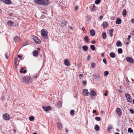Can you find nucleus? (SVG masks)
<instances>
[{
  "label": "nucleus",
  "mask_w": 134,
  "mask_h": 134,
  "mask_svg": "<svg viewBox=\"0 0 134 134\" xmlns=\"http://www.w3.org/2000/svg\"><path fill=\"white\" fill-rule=\"evenodd\" d=\"M34 3L35 4L47 6L49 3L48 0H34Z\"/></svg>",
  "instance_id": "f257e3e1"
},
{
  "label": "nucleus",
  "mask_w": 134,
  "mask_h": 134,
  "mask_svg": "<svg viewBox=\"0 0 134 134\" xmlns=\"http://www.w3.org/2000/svg\"><path fill=\"white\" fill-rule=\"evenodd\" d=\"M41 35L44 38L47 39L48 38V32L47 30L44 29H42L41 31Z\"/></svg>",
  "instance_id": "f03ea898"
},
{
  "label": "nucleus",
  "mask_w": 134,
  "mask_h": 134,
  "mask_svg": "<svg viewBox=\"0 0 134 134\" xmlns=\"http://www.w3.org/2000/svg\"><path fill=\"white\" fill-rule=\"evenodd\" d=\"M23 82L24 83H28L31 81V77L28 76H26L23 78Z\"/></svg>",
  "instance_id": "7ed1b4c3"
},
{
  "label": "nucleus",
  "mask_w": 134,
  "mask_h": 134,
  "mask_svg": "<svg viewBox=\"0 0 134 134\" xmlns=\"http://www.w3.org/2000/svg\"><path fill=\"white\" fill-rule=\"evenodd\" d=\"M32 37L34 41L37 44H39L41 43L40 40L37 37L35 36H33Z\"/></svg>",
  "instance_id": "20e7f679"
},
{
  "label": "nucleus",
  "mask_w": 134,
  "mask_h": 134,
  "mask_svg": "<svg viewBox=\"0 0 134 134\" xmlns=\"http://www.w3.org/2000/svg\"><path fill=\"white\" fill-rule=\"evenodd\" d=\"M68 21H66L62 20L59 24V25L61 27H64L66 25Z\"/></svg>",
  "instance_id": "39448f33"
},
{
  "label": "nucleus",
  "mask_w": 134,
  "mask_h": 134,
  "mask_svg": "<svg viewBox=\"0 0 134 134\" xmlns=\"http://www.w3.org/2000/svg\"><path fill=\"white\" fill-rule=\"evenodd\" d=\"M3 119L5 120H9L10 119V116L7 113H5L3 115Z\"/></svg>",
  "instance_id": "423d86ee"
},
{
  "label": "nucleus",
  "mask_w": 134,
  "mask_h": 134,
  "mask_svg": "<svg viewBox=\"0 0 134 134\" xmlns=\"http://www.w3.org/2000/svg\"><path fill=\"white\" fill-rule=\"evenodd\" d=\"M125 96L128 101L129 102H131L132 101V99L130 95L128 93H126L125 94Z\"/></svg>",
  "instance_id": "0eeeda50"
},
{
  "label": "nucleus",
  "mask_w": 134,
  "mask_h": 134,
  "mask_svg": "<svg viewBox=\"0 0 134 134\" xmlns=\"http://www.w3.org/2000/svg\"><path fill=\"white\" fill-rule=\"evenodd\" d=\"M126 60L128 62L130 63H134V60L131 57H127L126 58Z\"/></svg>",
  "instance_id": "6e6552de"
},
{
  "label": "nucleus",
  "mask_w": 134,
  "mask_h": 134,
  "mask_svg": "<svg viewBox=\"0 0 134 134\" xmlns=\"http://www.w3.org/2000/svg\"><path fill=\"white\" fill-rule=\"evenodd\" d=\"M42 108L44 110L46 111L50 110L51 109V107L49 106H48L47 107L43 106Z\"/></svg>",
  "instance_id": "1a4fd4ad"
},
{
  "label": "nucleus",
  "mask_w": 134,
  "mask_h": 134,
  "mask_svg": "<svg viewBox=\"0 0 134 134\" xmlns=\"http://www.w3.org/2000/svg\"><path fill=\"white\" fill-rule=\"evenodd\" d=\"M83 94L85 96H88L90 94L89 92L88 91L87 89H85L83 90Z\"/></svg>",
  "instance_id": "9d476101"
},
{
  "label": "nucleus",
  "mask_w": 134,
  "mask_h": 134,
  "mask_svg": "<svg viewBox=\"0 0 134 134\" xmlns=\"http://www.w3.org/2000/svg\"><path fill=\"white\" fill-rule=\"evenodd\" d=\"M64 63L66 66H70V62L69 61L66 59H65L64 60Z\"/></svg>",
  "instance_id": "9b49d317"
},
{
  "label": "nucleus",
  "mask_w": 134,
  "mask_h": 134,
  "mask_svg": "<svg viewBox=\"0 0 134 134\" xmlns=\"http://www.w3.org/2000/svg\"><path fill=\"white\" fill-rule=\"evenodd\" d=\"M116 112L117 114L119 115H121L122 114V111L121 109L119 108H117Z\"/></svg>",
  "instance_id": "f8f14e48"
},
{
  "label": "nucleus",
  "mask_w": 134,
  "mask_h": 134,
  "mask_svg": "<svg viewBox=\"0 0 134 134\" xmlns=\"http://www.w3.org/2000/svg\"><path fill=\"white\" fill-rule=\"evenodd\" d=\"M14 40L15 42H18L20 41V39L19 37L16 36L14 37Z\"/></svg>",
  "instance_id": "ddd939ff"
},
{
  "label": "nucleus",
  "mask_w": 134,
  "mask_h": 134,
  "mask_svg": "<svg viewBox=\"0 0 134 134\" xmlns=\"http://www.w3.org/2000/svg\"><path fill=\"white\" fill-rule=\"evenodd\" d=\"M57 126L58 128L60 130H62L63 128L62 125L60 122H59L58 123Z\"/></svg>",
  "instance_id": "4468645a"
},
{
  "label": "nucleus",
  "mask_w": 134,
  "mask_h": 134,
  "mask_svg": "<svg viewBox=\"0 0 134 134\" xmlns=\"http://www.w3.org/2000/svg\"><path fill=\"white\" fill-rule=\"evenodd\" d=\"M96 92L92 90L90 92V96L91 97H93L94 96L96 95Z\"/></svg>",
  "instance_id": "2eb2a0df"
},
{
  "label": "nucleus",
  "mask_w": 134,
  "mask_h": 134,
  "mask_svg": "<svg viewBox=\"0 0 134 134\" xmlns=\"http://www.w3.org/2000/svg\"><path fill=\"white\" fill-rule=\"evenodd\" d=\"M90 35L92 36H94L95 35V33L93 30H91L90 31Z\"/></svg>",
  "instance_id": "dca6fc26"
},
{
  "label": "nucleus",
  "mask_w": 134,
  "mask_h": 134,
  "mask_svg": "<svg viewBox=\"0 0 134 134\" xmlns=\"http://www.w3.org/2000/svg\"><path fill=\"white\" fill-rule=\"evenodd\" d=\"M116 44L117 46L118 47H121L122 46V43L119 41H118L116 42Z\"/></svg>",
  "instance_id": "f3484780"
},
{
  "label": "nucleus",
  "mask_w": 134,
  "mask_h": 134,
  "mask_svg": "<svg viewBox=\"0 0 134 134\" xmlns=\"http://www.w3.org/2000/svg\"><path fill=\"white\" fill-rule=\"evenodd\" d=\"M33 55L34 56H36L37 55L39 54V52L37 50H35L33 52Z\"/></svg>",
  "instance_id": "a211bd4d"
},
{
  "label": "nucleus",
  "mask_w": 134,
  "mask_h": 134,
  "mask_svg": "<svg viewBox=\"0 0 134 134\" xmlns=\"http://www.w3.org/2000/svg\"><path fill=\"white\" fill-rule=\"evenodd\" d=\"M13 23L11 20H9L7 22V24L10 26H12L13 25Z\"/></svg>",
  "instance_id": "6ab92c4d"
},
{
  "label": "nucleus",
  "mask_w": 134,
  "mask_h": 134,
  "mask_svg": "<svg viewBox=\"0 0 134 134\" xmlns=\"http://www.w3.org/2000/svg\"><path fill=\"white\" fill-rule=\"evenodd\" d=\"M114 30L113 29H111L109 30V35L111 37H112L113 35V32Z\"/></svg>",
  "instance_id": "aec40b11"
},
{
  "label": "nucleus",
  "mask_w": 134,
  "mask_h": 134,
  "mask_svg": "<svg viewBox=\"0 0 134 134\" xmlns=\"http://www.w3.org/2000/svg\"><path fill=\"white\" fill-rule=\"evenodd\" d=\"M4 2L5 4H10L12 3V2L10 0H5Z\"/></svg>",
  "instance_id": "412c9836"
},
{
  "label": "nucleus",
  "mask_w": 134,
  "mask_h": 134,
  "mask_svg": "<svg viewBox=\"0 0 134 134\" xmlns=\"http://www.w3.org/2000/svg\"><path fill=\"white\" fill-rule=\"evenodd\" d=\"M24 70V68H22L21 69H20V73H25L26 72L27 70Z\"/></svg>",
  "instance_id": "4be33fe9"
},
{
  "label": "nucleus",
  "mask_w": 134,
  "mask_h": 134,
  "mask_svg": "<svg viewBox=\"0 0 134 134\" xmlns=\"http://www.w3.org/2000/svg\"><path fill=\"white\" fill-rule=\"evenodd\" d=\"M57 105L58 107H61L62 106V103L61 102L59 101L57 103Z\"/></svg>",
  "instance_id": "5701e85b"
},
{
  "label": "nucleus",
  "mask_w": 134,
  "mask_h": 134,
  "mask_svg": "<svg viewBox=\"0 0 134 134\" xmlns=\"http://www.w3.org/2000/svg\"><path fill=\"white\" fill-rule=\"evenodd\" d=\"M102 37L103 39H105L107 38L105 32H103L102 33Z\"/></svg>",
  "instance_id": "b1692460"
},
{
  "label": "nucleus",
  "mask_w": 134,
  "mask_h": 134,
  "mask_svg": "<svg viewBox=\"0 0 134 134\" xmlns=\"http://www.w3.org/2000/svg\"><path fill=\"white\" fill-rule=\"evenodd\" d=\"M18 61V58L17 57H16L14 59V65L15 66V68H16L17 67V63Z\"/></svg>",
  "instance_id": "393cba45"
},
{
  "label": "nucleus",
  "mask_w": 134,
  "mask_h": 134,
  "mask_svg": "<svg viewBox=\"0 0 134 134\" xmlns=\"http://www.w3.org/2000/svg\"><path fill=\"white\" fill-rule=\"evenodd\" d=\"M94 129L98 131L99 130L100 127L98 125H96L95 126Z\"/></svg>",
  "instance_id": "a878e982"
},
{
  "label": "nucleus",
  "mask_w": 134,
  "mask_h": 134,
  "mask_svg": "<svg viewBox=\"0 0 134 134\" xmlns=\"http://www.w3.org/2000/svg\"><path fill=\"white\" fill-rule=\"evenodd\" d=\"M121 23V21L120 19H118L116 21V24H120Z\"/></svg>",
  "instance_id": "bb28decb"
},
{
  "label": "nucleus",
  "mask_w": 134,
  "mask_h": 134,
  "mask_svg": "<svg viewBox=\"0 0 134 134\" xmlns=\"http://www.w3.org/2000/svg\"><path fill=\"white\" fill-rule=\"evenodd\" d=\"M83 49L85 51H87L88 49V47L87 46L85 45L82 47Z\"/></svg>",
  "instance_id": "cd10ccee"
},
{
  "label": "nucleus",
  "mask_w": 134,
  "mask_h": 134,
  "mask_svg": "<svg viewBox=\"0 0 134 134\" xmlns=\"http://www.w3.org/2000/svg\"><path fill=\"white\" fill-rule=\"evenodd\" d=\"M110 55L111 57L112 58H114L115 56V54L113 52L111 53Z\"/></svg>",
  "instance_id": "c85d7f7f"
},
{
  "label": "nucleus",
  "mask_w": 134,
  "mask_h": 134,
  "mask_svg": "<svg viewBox=\"0 0 134 134\" xmlns=\"http://www.w3.org/2000/svg\"><path fill=\"white\" fill-rule=\"evenodd\" d=\"M108 25V22L105 21L103 22V26L104 27H107Z\"/></svg>",
  "instance_id": "c756f323"
},
{
  "label": "nucleus",
  "mask_w": 134,
  "mask_h": 134,
  "mask_svg": "<svg viewBox=\"0 0 134 134\" xmlns=\"http://www.w3.org/2000/svg\"><path fill=\"white\" fill-rule=\"evenodd\" d=\"M127 14L126 10V9H124L122 11V14L124 16H125Z\"/></svg>",
  "instance_id": "7c9ffc66"
},
{
  "label": "nucleus",
  "mask_w": 134,
  "mask_h": 134,
  "mask_svg": "<svg viewBox=\"0 0 134 134\" xmlns=\"http://www.w3.org/2000/svg\"><path fill=\"white\" fill-rule=\"evenodd\" d=\"M96 7H95V5L94 4L91 8L92 11H94L96 9Z\"/></svg>",
  "instance_id": "2f4dec72"
},
{
  "label": "nucleus",
  "mask_w": 134,
  "mask_h": 134,
  "mask_svg": "<svg viewBox=\"0 0 134 134\" xmlns=\"http://www.w3.org/2000/svg\"><path fill=\"white\" fill-rule=\"evenodd\" d=\"M74 110H72L70 111V114L71 115L73 116L74 114Z\"/></svg>",
  "instance_id": "473e14b6"
},
{
  "label": "nucleus",
  "mask_w": 134,
  "mask_h": 134,
  "mask_svg": "<svg viewBox=\"0 0 134 134\" xmlns=\"http://www.w3.org/2000/svg\"><path fill=\"white\" fill-rule=\"evenodd\" d=\"M84 39L85 42H88V38L87 36H86L85 37Z\"/></svg>",
  "instance_id": "72a5a7b5"
},
{
  "label": "nucleus",
  "mask_w": 134,
  "mask_h": 134,
  "mask_svg": "<svg viewBox=\"0 0 134 134\" xmlns=\"http://www.w3.org/2000/svg\"><path fill=\"white\" fill-rule=\"evenodd\" d=\"M109 73V72L108 71H105L104 73V76H107L108 75Z\"/></svg>",
  "instance_id": "f704fd0d"
},
{
  "label": "nucleus",
  "mask_w": 134,
  "mask_h": 134,
  "mask_svg": "<svg viewBox=\"0 0 134 134\" xmlns=\"http://www.w3.org/2000/svg\"><path fill=\"white\" fill-rule=\"evenodd\" d=\"M118 52L119 54H121L122 53V50L121 48H119L118 49Z\"/></svg>",
  "instance_id": "c9c22d12"
},
{
  "label": "nucleus",
  "mask_w": 134,
  "mask_h": 134,
  "mask_svg": "<svg viewBox=\"0 0 134 134\" xmlns=\"http://www.w3.org/2000/svg\"><path fill=\"white\" fill-rule=\"evenodd\" d=\"M90 48L91 49L92 51H94L95 50V48L94 46V45H91L90 46Z\"/></svg>",
  "instance_id": "e433bc0d"
},
{
  "label": "nucleus",
  "mask_w": 134,
  "mask_h": 134,
  "mask_svg": "<svg viewBox=\"0 0 134 134\" xmlns=\"http://www.w3.org/2000/svg\"><path fill=\"white\" fill-rule=\"evenodd\" d=\"M95 76L96 78L99 79L100 77V75L99 74H96L95 75Z\"/></svg>",
  "instance_id": "4c0bfd02"
},
{
  "label": "nucleus",
  "mask_w": 134,
  "mask_h": 134,
  "mask_svg": "<svg viewBox=\"0 0 134 134\" xmlns=\"http://www.w3.org/2000/svg\"><path fill=\"white\" fill-rule=\"evenodd\" d=\"M128 131L129 133L133 132V130L130 128H129L128 130Z\"/></svg>",
  "instance_id": "58836bf2"
},
{
  "label": "nucleus",
  "mask_w": 134,
  "mask_h": 134,
  "mask_svg": "<svg viewBox=\"0 0 134 134\" xmlns=\"http://www.w3.org/2000/svg\"><path fill=\"white\" fill-rule=\"evenodd\" d=\"M100 0H96L95 1V3L96 4H98L100 3Z\"/></svg>",
  "instance_id": "ea45409f"
},
{
  "label": "nucleus",
  "mask_w": 134,
  "mask_h": 134,
  "mask_svg": "<svg viewBox=\"0 0 134 134\" xmlns=\"http://www.w3.org/2000/svg\"><path fill=\"white\" fill-rule=\"evenodd\" d=\"M34 119V117L33 116H31L29 118V120L31 121H33Z\"/></svg>",
  "instance_id": "a19ab883"
},
{
  "label": "nucleus",
  "mask_w": 134,
  "mask_h": 134,
  "mask_svg": "<svg viewBox=\"0 0 134 134\" xmlns=\"http://www.w3.org/2000/svg\"><path fill=\"white\" fill-rule=\"evenodd\" d=\"M28 43V42L27 41H26L24 42L23 44H22V46H26L27 44Z\"/></svg>",
  "instance_id": "79ce46f5"
},
{
  "label": "nucleus",
  "mask_w": 134,
  "mask_h": 134,
  "mask_svg": "<svg viewBox=\"0 0 134 134\" xmlns=\"http://www.w3.org/2000/svg\"><path fill=\"white\" fill-rule=\"evenodd\" d=\"M95 119L96 120H97L98 121H99L100 120V118L99 117H96L95 118Z\"/></svg>",
  "instance_id": "37998d69"
},
{
  "label": "nucleus",
  "mask_w": 134,
  "mask_h": 134,
  "mask_svg": "<svg viewBox=\"0 0 134 134\" xmlns=\"http://www.w3.org/2000/svg\"><path fill=\"white\" fill-rule=\"evenodd\" d=\"M91 66L92 68H94L95 67V64L94 63H92L91 64Z\"/></svg>",
  "instance_id": "c03bdc74"
},
{
  "label": "nucleus",
  "mask_w": 134,
  "mask_h": 134,
  "mask_svg": "<svg viewBox=\"0 0 134 134\" xmlns=\"http://www.w3.org/2000/svg\"><path fill=\"white\" fill-rule=\"evenodd\" d=\"M112 126H110L108 127L107 128V130L108 131H109L110 130L112 129Z\"/></svg>",
  "instance_id": "a18cd8bd"
},
{
  "label": "nucleus",
  "mask_w": 134,
  "mask_h": 134,
  "mask_svg": "<svg viewBox=\"0 0 134 134\" xmlns=\"http://www.w3.org/2000/svg\"><path fill=\"white\" fill-rule=\"evenodd\" d=\"M103 62L105 64H107V61H106V59L105 58H104L103 59Z\"/></svg>",
  "instance_id": "49530a36"
},
{
  "label": "nucleus",
  "mask_w": 134,
  "mask_h": 134,
  "mask_svg": "<svg viewBox=\"0 0 134 134\" xmlns=\"http://www.w3.org/2000/svg\"><path fill=\"white\" fill-rule=\"evenodd\" d=\"M130 112L132 114H133L134 113V111L132 109H131L130 110Z\"/></svg>",
  "instance_id": "de8ad7c7"
},
{
  "label": "nucleus",
  "mask_w": 134,
  "mask_h": 134,
  "mask_svg": "<svg viewBox=\"0 0 134 134\" xmlns=\"http://www.w3.org/2000/svg\"><path fill=\"white\" fill-rule=\"evenodd\" d=\"M108 92V91H106L105 92L104 94V95L105 96H106L107 95V94H108V93H107V92Z\"/></svg>",
  "instance_id": "09e8293b"
},
{
  "label": "nucleus",
  "mask_w": 134,
  "mask_h": 134,
  "mask_svg": "<svg viewBox=\"0 0 134 134\" xmlns=\"http://www.w3.org/2000/svg\"><path fill=\"white\" fill-rule=\"evenodd\" d=\"M5 57L6 58V59H8V57L7 54V53H5Z\"/></svg>",
  "instance_id": "8fccbe9b"
},
{
  "label": "nucleus",
  "mask_w": 134,
  "mask_h": 134,
  "mask_svg": "<svg viewBox=\"0 0 134 134\" xmlns=\"http://www.w3.org/2000/svg\"><path fill=\"white\" fill-rule=\"evenodd\" d=\"M103 16L102 15L100 16L99 17V19L100 20H102L103 18Z\"/></svg>",
  "instance_id": "3c124183"
},
{
  "label": "nucleus",
  "mask_w": 134,
  "mask_h": 134,
  "mask_svg": "<svg viewBox=\"0 0 134 134\" xmlns=\"http://www.w3.org/2000/svg\"><path fill=\"white\" fill-rule=\"evenodd\" d=\"M131 22L132 23H134V19H132L131 21Z\"/></svg>",
  "instance_id": "603ef678"
},
{
  "label": "nucleus",
  "mask_w": 134,
  "mask_h": 134,
  "mask_svg": "<svg viewBox=\"0 0 134 134\" xmlns=\"http://www.w3.org/2000/svg\"><path fill=\"white\" fill-rule=\"evenodd\" d=\"M131 36L130 35H129L128 36V40H129L130 38H131Z\"/></svg>",
  "instance_id": "864d4df0"
},
{
  "label": "nucleus",
  "mask_w": 134,
  "mask_h": 134,
  "mask_svg": "<svg viewBox=\"0 0 134 134\" xmlns=\"http://www.w3.org/2000/svg\"><path fill=\"white\" fill-rule=\"evenodd\" d=\"M83 76V75L82 74H80L79 75V77H82Z\"/></svg>",
  "instance_id": "5fc2aeb1"
},
{
  "label": "nucleus",
  "mask_w": 134,
  "mask_h": 134,
  "mask_svg": "<svg viewBox=\"0 0 134 134\" xmlns=\"http://www.w3.org/2000/svg\"><path fill=\"white\" fill-rule=\"evenodd\" d=\"M90 56L89 55H88V57H87V60H89V59L90 58Z\"/></svg>",
  "instance_id": "6e6d98bb"
},
{
  "label": "nucleus",
  "mask_w": 134,
  "mask_h": 134,
  "mask_svg": "<svg viewBox=\"0 0 134 134\" xmlns=\"http://www.w3.org/2000/svg\"><path fill=\"white\" fill-rule=\"evenodd\" d=\"M130 41H129V42H126V44H129L130 43Z\"/></svg>",
  "instance_id": "4d7b16f0"
},
{
  "label": "nucleus",
  "mask_w": 134,
  "mask_h": 134,
  "mask_svg": "<svg viewBox=\"0 0 134 134\" xmlns=\"http://www.w3.org/2000/svg\"><path fill=\"white\" fill-rule=\"evenodd\" d=\"M78 7L77 6H76L75 7V10H76L78 9Z\"/></svg>",
  "instance_id": "13d9d810"
},
{
  "label": "nucleus",
  "mask_w": 134,
  "mask_h": 134,
  "mask_svg": "<svg viewBox=\"0 0 134 134\" xmlns=\"http://www.w3.org/2000/svg\"><path fill=\"white\" fill-rule=\"evenodd\" d=\"M96 110H93V113H96Z\"/></svg>",
  "instance_id": "bf43d9fd"
},
{
  "label": "nucleus",
  "mask_w": 134,
  "mask_h": 134,
  "mask_svg": "<svg viewBox=\"0 0 134 134\" xmlns=\"http://www.w3.org/2000/svg\"><path fill=\"white\" fill-rule=\"evenodd\" d=\"M83 83L84 85H85L86 84V82L85 81H83Z\"/></svg>",
  "instance_id": "052dcab7"
},
{
  "label": "nucleus",
  "mask_w": 134,
  "mask_h": 134,
  "mask_svg": "<svg viewBox=\"0 0 134 134\" xmlns=\"http://www.w3.org/2000/svg\"><path fill=\"white\" fill-rule=\"evenodd\" d=\"M95 40H94L93 41H92L91 42V43H92V44H94L95 43Z\"/></svg>",
  "instance_id": "680f3d73"
},
{
  "label": "nucleus",
  "mask_w": 134,
  "mask_h": 134,
  "mask_svg": "<svg viewBox=\"0 0 134 134\" xmlns=\"http://www.w3.org/2000/svg\"><path fill=\"white\" fill-rule=\"evenodd\" d=\"M104 53H102L101 54V57H103L104 56Z\"/></svg>",
  "instance_id": "e2e57ef3"
},
{
  "label": "nucleus",
  "mask_w": 134,
  "mask_h": 134,
  "mask_svg": "<svg viewBox=\"0 0 134 134\" xmlns=\"http://www.w3.org/2000/svg\"><path fill=\"white\" fill-rule=\"evenodd\" d=\"M37 74H36L35 75H34V78H36L37 77Z\"/></svg>",
  "instance_id": "0e129e2a"
},
{
  "label": "nucleus",
  "mask_w": 134,
  "mask_h": 134,
  "mask_svg": "<svg viewBox=\"0 0 134 134\" xmlns=\"http://www.w3.org/2000/svg\"><path fill=\"white\" fill-rule=\"evenodd\" d=\"M103 111H101L100 112V113L102 115L103 114Z\"/></svg>",
  "instance_id": "69168bd1"
},
{
  "label": "nucleus",
  "mask_w": 134,
  "mask_h": 134,
  "mask_svg": "<svg viewBox=\"0 0 134 134\" xmlns=\"http://www.w3.org/2000/svg\"><path fill=\"white\" fill-rule=\"evenodd\" d=\"M82 31H84L85 30V28L84 27H83L82 28Z\"/></svg>",
  "instance_id": "338daca9"
},
{
  "label": "nucleus",
  "mask_w": 134,
  "mask_h": 134,
  "mask_svg": "<svg viewBox=\"0 0 134 134\" xmlns=\"http://www.w3.org/2000/svg\"><path fill=\"white\" fill-rule=\"evenodd\" d=\"M18 58H21L22 57V56H21L20 55H18Z\"/></svg>",
  "instance_id": "774afa93"
}]
</instances>
